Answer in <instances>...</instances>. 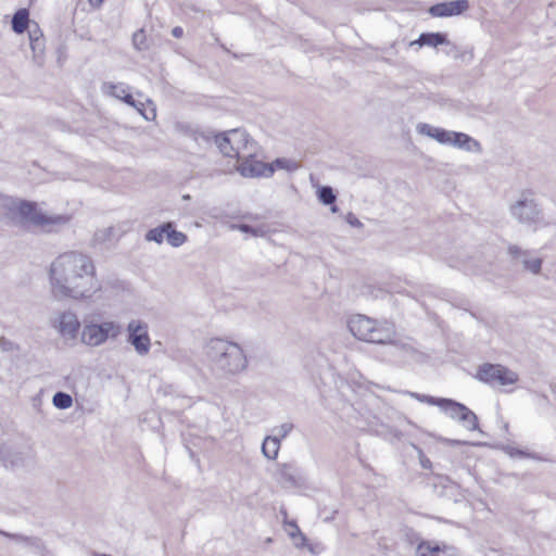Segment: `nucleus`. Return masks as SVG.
I'll use <instances>...</instances> for the list:
<instances>
[{"label": "nucleus", "mask_w": 556, "mask_h": 556, "mask_svg": "<svg viewBox=\"0 0 556 556\" xmlns=\"http://www.w3.org/2000/svg\"><path fill=\"white\" fill-rule=\"evenodd\" d=\"M51 292L58 300H80L98 289L96 267L91 257L79 252L58 256L50 266Z\"/></svg>", "instance_id": "1"}, {"label": "nucleus", "mask_w": 556, "mask_h": 556, "mask_svg": "<svg viewBox=\"0 0 556 556\" xmlns=\"http://www.w3.org/2000/svg\"><path fill=\"white\" fill-rule=\"evenodd\" d=\"M0 219L21 227L33 225L51 231L52 227L67 225L71 216L48 215L39 210L37 202L0 193Z\"/></svg>", "instance_id": "2"}, {"label": "nucleus", "mask_w": 556, "mask_h": 556, "mask_svg": "<svg viewBox=\"0 0 556 556\" xmlns=\"http://www.w3.org/2000/svg\"><path fill=\"white\" fill-rule=\"evenodd\" d=\"M205 354L212 370L222 378L238 375L248 367L243 349L232 341L213 338L205 345Z\"/></svg>", "instance_id": "3"}, {"label": "nucleus", "mask_w": 556, "mask_h": 556, "mask_svg": "<svg viewBox=\"0 0 556 556\" xmlns=\"http://www.w3.org/2000/svg\"><path fill=\"white\" fill-rule=\"evenodd\" d=\"M476 377L490 386H509L519 380L518 374L501 364L484 363L478 367Z\"/></svg>", "instance_id": "4"}, {"label": "nucleus", "mask_w": 556, "mask_h": 556, "mask_svg": "<svg viewBox=\"0 0 556 556\" xmlns=\"http://www.w3.org/2000/svg\"><path fill=\"white\" fill-rule=\"evenodd\" d=\"M122 333V326L115 321L86 325L81 332V341L91 346L104 343L109 338H117Z\"/></svg>", "instance_id": "5"}, {"label": "nucleus", "mask_w": 556, "mask_h": 556, "mask_svg": "<svg viewBox=\"0 0 556 556\" xmlns=\"http://www.w3.org/2000/svg\"><path fill=\"white\" fill-rule=\"evenodd\" d=\"M507 255L509 264L518 268L521 266L522 270L539 275L542 270L543 258L533 255V251L522 249L517 244H508Z\"/></svg>", "instance_id": "6"}, {"label": "nucleus", "mask_w": 556, "mask_h": 556, "mask_svg": "<svg viewBox=\"0 0 556 556\" xmlns=\"http://www.w3.org/2000/svg\"><path fill=\"white\" fill-rule=\"evenodd\" d=\"M530 191H523L521 198L510 206L511 215L521 224L531 225L538 222L541 214L538 203L529 199L527 194Z\"/></svg>", "instance_id": "7"}, {"label": "nucleus", "mask_w": 556, "mask_h": 556, "mask_svg": "<svg viewBox=\"0 0 556 556\" xmlns=\"http://www.w3.org/2000/svg\"><path fill=\"white\" fill-rule=\"evenodd\" d=\"M442 410L451 418L458 420L468 430H479L481 432L477 415L465 404L447 399Z\"/></svg>", "instance_id": "8"}, {"label": "nucleus", "mask_w": 556, "mask_h": 556, "mask_svg": "<svg viewBox=\"0 0 556 556\" xmlns=\"http://www.w3.org/2000/svg\"><path fill=\"white\" fill-rule=\"evenodd\" d=\"M127 341L135 348L139 355H146L150 351L151 342L148 333V325L142 320H131L127 326Z\"/></svg>", "instance_id": "9"}, {"label": "nucleus", "mask_w": 556, "mask_h": 556, "mask_svg": "<svg viewBox=\"0 0 556 556\" xmlns=\"http://www.w3.org/2000/svg\"><path fill=\"white\" fill-rule=\"evenodd\" d=\"M231 135L235 139L247 144L249 135L240 129H231L228 132H219L215 135L214 142L219 149L220 153L228 157H239V149L232 144Z\"/></svg>", "instance_id": "10"}, {"label": "nucleus", "mask_w": 556, "mask_h": 556, "mask_svg": "<svg viewBox=\"0 0 556 556\" xmlns=\"http://www.w3.org/2000/svg\"><path fill=\"white\" fill-rule=\"evenodd\" d=\"M470 8L468 0H451L432 4L428 13L433 17H450L465 13Z\"/></svg>", "instance_id": "11"}, {"label": "nucleus", "mask_w": 556, "mask_h": 556, "mask_svg": "<svg viewBox=\"0 0 556 556\" xmlns=\"http://www.w3.org/2000/svg\"><path fill=\"white\" fill-rule=\"evenodd\" d=\"M238 172L243 177H270L273 176V168L269 167V163L262 161L245 159L239 166Z\"/></svg>", "instance_id": "12"}, {"label": "nucleus", "mask_w": 556, "mask_h": 556, "mask_svg": "<svg viewBox=\"0 0 556 556\" xmlns=\"http://www.w3.org/2000/svg\"><path fill=\"white\" fill-rule=\"evenodd\" d=\"M374 319L365 315L352 316L348 321V327L351 333L358 340L365 341L368 339L370 330L375 326Z\"/></svg>", "instance_id": "13"}, {"label": "nucleus", "mask_w": 556, "mask_h": 556, "mask_svg": "<svg viewBox=\"0 0 556 556\" xmlns=\"http://www.w3.org/2000/svg\"><path fill=\"white\" fill-rule=\"evenodd\" d=\"M456 548L437 542L421 541L416 551V556H456Z\"/></svg>", "instance_id": "14"}, {"label": "nucleus", "mask_w": 556, "mask_h": 556, "mask_svg": "<svg viewBox=\"0 0 556 556\" xmlns=\"http://www.w3.org/2000/svg\"><path fill=\"white\" fill-rule=\"evenodd\" d=\"M0 534L10 540L21 542L30 546L35 552L39 553L41 556H52V553L47 548L45 542L40 538L26 536L20 533H10L3 530H0Z\"/></svg>", "instance_id": "15"}, {"label": "nucleus", "mask_w": 556, "mask_h": 556, "mask_svg": "<svg viewBox=\"0 0 556 556\" xmlns=\"http://www.w3.org/2000/svg\"><path fill=\"white\" fill-rule=\"evenodd\" d=\"M79 328H80V323H79L76 314L68 311V312H63L60 315L58 329L62 337L68 338V339H75L78 333Z\"/></svg>", "instance_id": "16"}, {"label": "nucleus", "mask_w": 556, "mask_h": 556, "mask_svg": "<svg viewBox=\"0 0 556 556\" xmlns=\"http://www.w3.org/2000/svg\"><path fill=\"white\" fill-rule=\"evenodd\" d=\"M279 482L283 486H296L300 483L299 469L294 464H279Z\"/></svg>", "instance_id": "17"}, {"label": "nucleus", "mask_w": 556, "mask_h": 556, "mask_svg": "<svg viewBox=\"0 0 556 556\" xmlns=\"http://www.w3.org/2000/svg\"><path fill=\"white\" fill-rule=\"evenodd\" d=\"M417 129L421 135L435 139L442 144H448L451 141V135H453V131L434 127L426 123L418 124Z\"/></svg>", "instance_id": "18"}, {"label": "nucleus", "mask_w": 556, "mask_h": 556, "mask_svg": "<svg viewBox=\"0 0 556 556\" xmlns=\"http://www.w3.org/2000/svg\"><path fill=\"white\" fill-rule=\"evenodd\" d=\"M448 144L464 149L466 151L480 152L482 150L479 141L471 138L467 134L457 132V131H453V135H451V141Z\"/></svg>", "instance_id": "19"}, {"label": "nucleus", "mask_w": 556, "mask_h": 556, "mask_svg": "<svg viewBox=\"0 0 556 556\" xmlns=\"http://www.w3.org/2000/svg\"><path fill=\"white\" fill-rule=\"evenodd\" d=\"M415 43H418L420 47L428 46L437 48L438 46L450 45V40L445 33H421Z\"/></svg>", "instance_id": "20"}, {"label": "nucleus", "mask_w": 556, "mask_h": 556, "mask_svg": "<svg viewBox=\"0 0 556 556\" xmlns=\"http://www.w3.org/2000/svg\"><path fill=\"white\" fill-rule=\"evenodd\" d=\"M116 99L123 101L124 103H126L129 106L135 108L147 121L154 119L156 116L154 108L151 109L150 112L148 113L144 109V103L140 102V101H136L134 99L132 94L129 92V90L124 96L116 94Z\"/></svg>", "instance_id": "21"}, {"label": "nucleus", "mask_w": 556, "mask_h": 556, "mask_svg": "<svg viewBox=\"0 0 556 556\" xmlns=\"http://www.w3.org/2000/svg\"><path fill=\"white\" fill-rule=\"evenodd\" d=\"M392 331L389 328L378 327L375 321V326L370 330L368 339L366 342L377 343V344H387L392 341Z\"/></svg>", "instance_id": "22"}, {"label": "nucleus", "mask_w": 556, "mask_h": 556, "mask_svg": "<svg viewBox=\"0 0 556 556\" xmlns=\"http://www.w3.org/2000/svg\"><path fill=\"white\" fill-rule=\"evenodd\" d=\"M29 24V12L27 9L17 10L11 21V26L14 33L23 34Z\"/></svg>", "instance_id": "23"}, {"label": "nucleus", "mask_w": 556, "mask_h": 556, "mask_svg": "<svg viewBox=\"0 0 556 556\" xmlns=\"http://www.w3.org/2000/svg\"><path fill=\"white\" fill-rule=\"evenodd\" d=\"M280 448V439L278 435H268L262 444V453L268 459H275Z\"/></svg>", "instance_id": "24"}, {"label": "nucleus", "mask_w": 556, "mask_h": 556, "mask_svg": "<svg viewBox=\"0 0 556 556\" xmlns=\"http://www.w3.org/2000/svg\"><path fill=\"white\" fill-rule=\"evenodd\" d=\"M447 49L445 50V53L447 55H451L454 60H460L464 63H470L473 59V52L472 49H462L455 43L446 45Z\"/></svg>", "instance_id": "25"}, {"label": "nucleus", "mask_w": 556, "mask_h": 556, "mask_svg": "<svg viewBox=\"0 0 556 556\" xmlns=\"http://www.w3.org/2000/svg\"><path fill=\"white\" fill-rule=\"evenodd\" d=\"M167 225L168 228H166L167 232L165 236L167 242L174 248L182 245L188 239L187 236L184 232L176 230L173 222H167Z\"/></svg>", "instance_id": "26"}, {"label": "nucleus", "mask_w": 556, "mask_h": 556, "mask_svg": "<svg viewBox=\"0 0 556 556\" xmlns=\"http://www.w3.org/2000/svg\"><path fill=\"white\" fill-rule=\"evenodd\" d=\"M269 167L273 168V174L276 169H285L289 173L295 172L300 165L296 161L286 157H277L271 163H269Z\"/></svg>", "instance_id": "27"}, {"label": "nucleus", "mask_w": 556, "mask_h": 556, "mask_svg": "<svg viewBox=\"0 0 556 556\" xmlns=\"http://www.w3.org/2000/svg\"><path fill=\"white\" fill-rule=\"evenodd\" d=\"M167 226L168 225L166 222L155 228L148 230L147 233L144 235V239L149 242L153 241L155 243L161 244L164 240V237L166 236V232H167L166 228H168Z\"/></svg>", "instance_id": "28"}, {"label": "nucleus", "mask_w": 556, "mask_h": 556, "mask_svg": "<svg viewBox=\"0 0 556 556\" xmlns=\"http://www.w3.org/2000/svg\"><path fill=\"white\" fill-rule=\"evenodd\" d=\"M408 394L421 403L434 405V406L440 407L441 409H443V407L447 401L446 397H435L432 395L420 394V393H416V392H408Z\"/></svg>", "instance_id": "29"}, {"label": "nucleus", "mask_w": 556, "mask_h": 556, "mask_svg": "<svg viewBox=\"0 0 556 556\" xmlns=\"http://www.w3.org/2000/svg\"><path fill=\"white\" fill-rule=\"evenodd\" d=\"M317 198L324 204H333L337 200V194L332 187L321 186L317 189Z\"/></svg>", "instance_id": "30"}, {"label": "nucleus", "mask_w": 556, "mask_h": 556, "mask_svg": "<svg viewBox=\"0 0 556 556\" xmlns=\"http://www.w3.org/2000/svg\"><path fill=\"white\" fill-rule=\"evenodd\" d=\"M52 403L59 409H67L73 405V399L71 394L58 391L52 397Z\"/></svg>", "instance_id": "31"}, {"label": "nucleus", "mask_w": 556, "mask_h": 556, "mask_svg": "<svg viewBox=\"0 0 556 556\" xmlns=\"http://www.w3.org/2000/svg\"><path fill=\"white\" fill-rule=\"evenodd\" d=\"M114 231H115L114 227H106V228L97 230L92 237V244L93 245L104 244V243L111 241L112 236L114 235Z\"/></svg>", "instance_id": "32"}, {"label": "nucleus", "mask_w": 556, "mask_h": 556, "mask_svg": "<svg viewBox=\"0 0 556 556\" xmlns=\"http://www.w3.org/2000/svg\"><path fill=\"white\" fill-rule=\"evenodd\" d=\"M16 460V455L11 448L4 444H0V464L5 468L13 467Z\"/></svg>", "instance_id": "33"}, {"label": "nucleus", "mask_w": 556, "mask_h": 556, "mask_svg": "<svg viewBox=\"0 0 556 556\" xmlns=\"http://www.w3.org/2000/svg\"><path fill=\"white\" fill-rule=\"evenodd\" d=\"M102 89L110 96L116 98V94L124 96L129 87L123 83L114 84V83H103Z\"/></svg>", "instance_id": "34"}, {"label": "nucleus", "mask_w": 556, "mask_h": 556, "mask_svg": "<svg viewBox=\"0 0 556 556\" xmlns=\"http://www.w3.org/2000/svg\"><path fill=\"white\" fill-rule=\"evenodd\" d=\"M132 46L138 51H146L149 49V45L147 42V35L143 28L138 29L132 35Z\"/></svg>", "instance_id": "35"}, {"label": "nucleus", "mask_w": 556, "mask_h": 556, "mask_svg": "<svg viewBox=\"0 0 556 556\" xmlns=\"http://www.w3.org/2000/svg\"><path fill=\"white\" fill-rule=\"evenodd\" d=\"M215 132L211 129H193L191 131V137L198 142L200 139L204 142L210 143L215 138Z\"/></svg>", "instance_id": "36"}, {"label": "nucleus", "mask_w": 556, "mask_h": 556, "mask_svg": "<svg viewBox=\"0 0 556 556\" xmlns=\"http://www.w3.org/2000/svg\"><path fill=\"white\" fill-rule=\"evenodd\" d=\"M30 48L35 55H40L45 50V40L41 37H33L30 33Z\"/></svg>", "instance_id": "37"}, {"label": "nucleus", "mask_w": 556, "mask_h": 556, "mask_svg": "<svg viewBox=\"0 0 556 556\" xmlns=\"http://www.w3.org/2000/svg\"><path fill=\"white\" fill-rule=\"evenodd\" d=\"M232 228H237L240 231H242L244 233L252 235L254 237H258V236L264 235V231L261 228L254 227V226L249 225V224L235 225V226H232Z\"/></svg>", "instance_id": "38"}, {"label": "nucleus", "mask_w": 556, "mask_h": 556, "mask_svg": "<svg viewBox=\"0 0 556 556\" xmlns=\"http://www.w3.org/2000/svg\"><path fill=\"white\" fill-rule=\"evenodd\" d=\"M0 350L2 352H17L20 351V345L5 337H0Z\"/></svg>", "instance_id": "39"}, {"label": "nucleus", "mask_w": 556, "mask_h": 556, "mask_svg": "<svg viewBox=\"0 0 556 556\" xmlns=\"http://www.w3.org/2000/svg\"><path fill=\"white\" fill-rule=\"evenodd\" d=\"M413 447L416 450L419 458V464L424 469H431L432 463L431 460L425 455L424 451L416 444H413Z\"/></svg>", "instance_id": "40"}, {"label": "nucleus", "mask_w": 556, "mask_h": 556, "mask_svg": "<svg viewBox=\"0 0 556 556\" xmlns=\"http://www.w3.org/2000/svg\"><path fill=\"white\" fill-rule=\"evenodd\" d=\"M293 529L294 531H291L290 532V536L295 539L296 536H299L301 539V545H304V543L307 541V539L305 538V535L301 532L300 528L298 527V525L295 522H291L289 523Z\"/></svg>", "instance_id": "41"}, {"label": "nucleus", "mask_w": 556, "mask_h": 556, "mask_svg": "<svg viewBox=\"0 0 556 556\" xmlns=\"http://www.w3.org/2000/svg\"><path fill=\"white\" fill-rule=\"evenodd\" d=\"M293 429V424L285 422L278 428V435L280 438H286L289 432Z\"/></svg>", "instance_id": "42"}, {"label": "nucleus", "mask_w": 556, "mask_h": 556, "mask_svg": "<svg viewBox=\"0 0 556 556\" xmlns=\"http://www.w3.org/2000/svg\"><path fill=\"white\" fill-rule=\"evenodd\" d=\"M442 441L447 444V445H451V446H462V445H468L470 444L469 442L467 441H463V440H455V439H442Z\"/></svg>", "instance_id": "43"}, {"label": "nucleus", "mask_w": 556, "mask_h": 556, "mask_svg": "<svg viewBox=\"0 0 556 556\" xmlns=\"http://www.w3.org/2000/svg\"><path fill=\"white\" fill-rule=\"evenodd\" d=\"M346 222L352 226V227H362L363 224L359 222V219L353 214V213H349L348 216H346Z\"/></svg>", "instance_id": "44"}, {"label": "nucleus", "mask_w": 556, "mask_h": 556, "mask_svg": "<svg viewBox=\"0 0 556 556\" xmlns=\"http://www.w3.org/2000/svg\"><path fill=\"white\" fill-rule=\"evenodd\" d=\"M172 35L175 38H181L184 36V29L180 26H176L172 29Z\"/></svg>", "instance_id": "45"}, {"label": "nucleus", "mask_w": 556, "mask_h": 556, "mask_svg": "<svg viewBox=\"0 0 556 556\" xmlns=\"http://www.w3.org/2000/svg\"><path fill=\"white\" fill-rule=\"evenodd\" d=\"M434 476L440 479L441 483L444 486H446V484H448V483H452V479L448 476H443V475H434Z\"/></svg>", "instance_id": "46"}, {"label": "nucleus", "mask_w": 556, "mask_h": 556, "mask_svg": "<svg viewBox=\"0 0 556 556\" xmlns=\"http://www.w3.org/2000/svg\"><path fill=\"white\" fill-rule=\"evenodd\" d=\"M510 454L511 455H516V456H520V457L528 456V454L526 452H523L521 450H518V448L513 450Z\"/></svg>", "instance_id": "47"}, {"label": "nucleus", "mask_w": 556, "mask_h": 556, "mask_svg": "<svg viewBox=\"0 0 556 556\" xmlns=\"http://www.w3.org/2000/svg\"><path fill=\"white\" fill-rule=\"evenodd\" d=\"M104 0H89L91 7L100 8Z\"/></svg>", "instance_id": "48"}, {"label": "nucleus", "mask_w": 556, "mask_h": 556, "mask_svg": "<svg viewBox=\"0 0 556 556\" xmlns=\"http://www.w3.org/2000/svg\"><path fill=\"white\" fill-rule=\"evenodd\" d=\"M35 26H36V29H35V30H29L28 33H29V34L31 33V34H33V37H41V38H42V34H41V31L38 29L37 24H35Z\"/></svg>", "instance_id": "49"}, {"label": "nucleus", "mask_w": 556, "mask_h": 556, "mask_svg": "<svg viewBox=\"0 0 556 556\" xmlns=\"http://www.w3.org/2000/svg\"><path fill=\"white\" fill-rule=\"evenodd\" d=\"M541 400H542V403H544V404H549V399H548V396H547V395L542 394V395H541Z\"/></svg>", "instance_id": "50"}, {"label": "nucleus", "mask_w": 556, "mask_h": 556, "mask_svg": "<svg viewBox=\"0 0 556 556\" xmlns=\"http://www.w3.org/2000/svg\"><path fill=\"white\" fill-rule=\"evenodd\" d=\"M330 205V210L332 213H337L339 211V207L336 205V202L333 204H329Z\"/></svg>", "instance_id": "51"}, {"label": "nucleus", "mask_w": 556, "mask_h": 556, "mask_svg": "<svg viewBox=\"0 0 556 556\" xmlns=\"http://www.w3.org/2000/svg\"><path fill=\"white\" fill-rule=\"evenodd\" d=\"M394 437H395V438H397V439H400V438L402 437V432H400V431H395Z\"/></svg>", "instance_id": "52"}]
</instances>
